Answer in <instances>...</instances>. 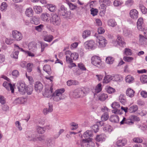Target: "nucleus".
<instances>
[{"mask_svg":"<svg viewBox=\"0 0 147 147\" xmlns=\"http://www.w3.org/2000/svg\"><path fill=\"white\" fill-rule=\"evenodd\" d=\"M33 11L31 8L29 7L26 9L25 14L28 17H32L33 15Z\"/></svg>","mask_w":147,"mask_h":147,"instance_id":"obj_27","label":"nucleus"},{"mask_svg":"<svg viewBox=\"0 0 147 147\" xmlns=\"http://www.w3.org/2000/svg\"><path fill=\"white\" fill-rule=\"evenodd\" d=\"M126 143V140L124 139L118 140L116 142V144L118 146L121 147L125 145Z\"/></svg>","mask_w":147,"mask_h":147,"instance_id":"obj_19","label":"nucleus"},{"mask_svg":"<svg viewBox=\"0 0 147 147\" xmlns=\"http://www.w3.org/2000/svg\"><path fill=\"white\" fill-rule=\"evenodd\" d=\"M107 24L109 26L112 27H115L117 25V23L115 20L112 19L108 20Z\"/></svg>","mask_w":147,"mask_h":147,"instance_id":"obj_26","label":"nucleus"},{"mask_svg":"<svg viewBox=\"0 0 147 147\" xmlns=\"http://www.w3.org/2000/svg\"><path fill=\"white\" fill-rule=\"evenodd\" d=\"M126 93L127 96L132 97L134 96L135 92L131 88H128L127 89Z\"/></svg>","mask_w":147,"mask_h":147,"instance_id":"obj_23","label":"nucleus"},{"mask_svg":"<svg viewBox=\"0 0 147 147\" xmlns=\"http://www.w3.org/2000/svg\"><path fill=\"white\" fill-rule=\"evenodd\" d=\"M108 95L107 94L103 93L101 94L99 96L98 99L101 101L105 100L106 98H107Z\"/></svg>","mask_w":147,"mask_h":147,"instance_id":"obj_43","label":"nucleus"},{"mask_svg":"<svg viewBox=\"0 0 147 147\" xmlns=\"http://www.w3.org/2000/svg\"><path fill=\"white\" fill-rule=\"evenodd\" d=\"M49 16V14L47 13H42L41 16L42 19L44 21H49L48 17Z\"/></svg>","mask_w":147,"mask_h":147,"instance_id":"obj_37","label":"nucleus"},{"mask_svg":"<svg viewBox=\"0 0 147 147\" xmlns=\"http://www.w3.org/2000/svg\"><path fill=\"white\" fill-rule=\"evenodd\" d=\"M129 14L131 17L132 18L136 19L138 17V13L136 9L131 10L130 11Z\"/></svg>","mask_w":147,"mask_h":147,"instance_id":"obj_12","label":"nucleus"},{"mask_svg":"<svg viewBox=\"0 0 147 147\" xmlns=\"http://www.w3.org/2000/svg\"><path fill=\"white\" fill-rule=\"evenodd\" d=\"M64 91L65 90L64 88L60 89L55 91L52 96L54 100L55 101H58L64 99L65 96L63 93Z\"/></svg>","mask_w":147,"mask_h":147,"instance_id":"obj_1","label":"nucleus"},{"mask_svg":"<svg viewBox=\"0 0 147 147\" xmlns=\"http://www.w3.org/2000/svg\"><path fill=\"white\" fill-rule=\"evenodd\" d=\"M31 22L35 25L38 24L39 23V18L36 16H34L30 20Z\"/></svg>","mask_w":147,"mask_h":147,"instance_id":"obj_30","label":"nucleus"},{"mask_svg":"<svg viewBox=\"0 0 147 147\" xmlns=\"http://www.w3.org/2000/svg\"><path fill=\"white\" fill-rule=\"evenodd\" d=\"M111 107L113 109H118L120 107V105L118 102H115L112 103Z\"/></svg>","mask_w":147,"mask_h":147,"instance_id":"obj_56","label":"nucleus"},{"mask_svg":"<svg viewBox=\"0 0 147 147\" xmlns=\"http://www.w3.org/2000/svg\"><path fill=\"white\" fill-rule=\"evenodd\" d=\"M19 53V51H18L12 52L11 55V57L14 59H17L18 57Z\"/></svg>","mask_w":147,"mask_h":147,"instance_id":"obj_45","label":"nucleus"},{"mask_svg":"<svg viewBox=\"0 0 147 147\" xmlns=\"http://www.w3.org/2000/svg\"><path fill=\"white\" fill-rule=\"evenodd\" d=\"M143 20L142 18H140L138 20L137 24L138 29L140 31H142L143 29L142 25Z\"/></svg>","mask_w":147,"mask_h":147,"instance_id":"obj_15","label":"nucleus"},{"mask_svg":"<svg viewBox=\"0 0 147 147\" xmlns=\"http://www.w3.org/2000/svg\"><path fill=\"white\" fill-rule=\"evenodd\" d=\"M67 3L71 10H74L77 7L76 5L72 3L69 2V1L67 2Z\"/></svg>","mask_w":147,"mask_h":147,"instance_id":"obj_50","label":"nucleus"},{"mask_svg":"<svg viewBox=\"0 0 147 147\" xmlns=\"http://www.w3.org/2000/svg\"><path fill=\"white\" fill-rule=\"evenodd\" d=\"M120 125H123L126 124L128 125H132L134 124V122L130 119H127L124 117L122 120L120 122Z\"/></svg>","mask_w":147,"mask_h":147,"instance_id":"obj_17","label":"nucleus"},{"mask_svg":"<svg viewBox=\"0 0 147 147\" xmlns=\"http://www.w3.org/2000/svg\"><path fill=\"white\" fill-rule=\"evenodd\" d=\"M65 8L63 5H61L59 10V13L61 15L64 16L65 15Z\"/></svg>","mask_w":147,"mask_h":147,"instance_id":"obj_40","label":"nucleus"},{"mask_svg":"<svg viewBox=\"0 0 147 147\" xmlns=\"http://www.w3.org/2000/svg\"><path fill=\"white\" fill-rule=\"evenodd\" d=\"M101 60L100 57L97 56H94L91 58V63L92 64L100 68L101 64Z\"/></svg>","mask_w":147,"mask_h":147,"instance_id":"obj_9","label":"nucleus"},{"mask_svg":"<svg viewBox=\"0 0 147 147\" xmlns=\"http://www.w3.org/2000/svg\"><path fill=\"white\" fill-rule=\"evenodd\" d=\"M105 135L103 134L97 135L96 138V140L98 142L104 141L105 139Z\"/></svg>","mask_w":147,"mask_h":147,"instance_id":"obj_31","label":"nucleus"},{"mask_svg":"<svg viewBox=\"0 0 147 147\" xmlns=\"http://www.w3.org/2000/svg\"><path fill=\"white\" fill-rule=\"evenodd\" d=\"M110 120V121L112 122L118 123L119 121V118L118 116L114 115L111 117Z\"/></svg>","mask_w":147,"mask_h":147,"instance_id":"obj_24","label":"nucleus"},{"mask_svg":"<svg viewBox=\"0 0 147 147\" xmlns=\"http://www.w3.org/2000/svg\"><path fill=\"white\" fill-rule=\"evenodd\" d=\"M134 80L133 78L130 75H128L126 77V82L129 83H131Z\"/></svg>","mask_w":147,"mask_h":147,"instance_id":"obj_46","label":"nucleus"},{"mask_svg":"<svg viewBox=\"0 0 147 147\" xmlns=\"http://www.w3.org/2000/svg\"><path fill=\"white\" fill-rule=\"evenodd\" d=\"M117 38L116 41L117 44L121 47H123L125 46V43L123 38L119 36H117Z\"/></svg>","mask_w":147,"mask_h":147,"instance_id":"obj_16","label":"nucleus"},{"mask_svg":"<svg viewBox=\"0 0 147 147\" xmlns=\"http://www.w3.org/2000/svg\"><path fill=\"white\" fill-rule=\"evenodd\" d=\"M138 109V106L136 105H134L128 109V111L130 113H133L135 112Z\"/></svg>","mask_w":147,"mask_h":147,"instance_id":"obj_29","label":"nucleus"},{"mask_svg":"<svg viewBox=\"0 0 147 147\" xmlns=\"http://www.w3.org/2000/svg\"><path fill=\"white\" fill-rule=\"evenodd\" d=\"M7 5L6 2H3L1 5V11H3L5 10L7 7Z\"/></svg>","mask_w":147,"mask_h":147,"instance_id":"obj_61","label":"nucleus"},{"mask_svg":"<svg viewBox=\"0 0 147 147\" xmlns=\"http://www.w3.org/2000/svg\"><path fill=\"white\" fill-rule=\"evenodd\" d=\"M26 139L27 140L30 141H33L35 142L37 141V139L36 138L35 134L30 131H28L26 132Z\"/></svg>","mask_w":147,"mask_h":147,"instance_id":"obj_8","label":"nucleus"},{"mask_svg":"<svg viewBox=\"0 0 147 147\" xmlns=\"http://www.w3.org/2000/svg\"><path fill=\"white\" fill-rule=\"evenodd\" d=\"M114 61L113 58L111 57H108L106 58V62L108 64H111L113 63Z\"/></svg>","mask_w":147,"mask_h":147,"instance_id":"obj_41","label":"nucleus"},{"mask_svg":"<svg viewBox=\"0 0 147 147\" xmlns=\"http://www.w3.org/2000/svg\"><path fill=\"white\" fill-rule=\"evenodd\" d=\"M46 129V128L45 127L38 126L37 128L38 132L39 134H42L44 133Z\"/></svg>","mask_w":147,"mask_h":147,"instance_id":"obj_38","label":"nucleus"},{"mask_svg":"<svg viewBox=\"0 0 147 147\" xmlns=\"http://www.w3.org/2000/svg\"><path fill=\"white\" fill-rule=\"evenodd\" d=\"M26 91L28 95H30L32 94L33 90V88L31 86L27 87L26 88Z\"/></svg>","mask_w":147,"mask_h":147,"instance_id":"obj_49","label":"nucleus"},{"mask_svg":"<svg viewBox=\"0 0 147 147\" xmlns=\"http://www.w3.org/2000/svg\"><path fill=\"white\" fill-rule=\"evenodd\" d=\"M101 84H98L95 88V93H97L100 92L101 90Z\"/></svg>","mask_w":147,"mask_h":147,"instance_id":"obj_54","label":"nucleus"},{"mask_svg":"<svg viewBox=\"0 0 147 147\" xmlns=\"http://www.w3.org/2000/svg\"><path fill=\"white\" fill-rule=\"evenodd\" d=\"M92 131H93L95 133H96L99 130L98 126L97 125H94L92 127Z\"/></svg>","mask_w":147,"mask_h":147,"instance_id":"obj_63","label":"nucleus"},{"mask_svg":"<svg viewBox=\"0 0 147 147\" xmlns=\"http://www.w3.org/2000/svg\"><path fill=\"white\" fill-rule=\"evenodd\" d=\"M78 54L76 53H74L71 54V57L74 60H76L78 58Z\"/></svg>","mask_w":147,"mask_h":147,"instance_id":"obj_52","label":"nucleus"},{"mask_svg":"<svg viewBox=\"0 0 147 147\" xmlns=\"http://www.w3.org/2000/svg\"><path fill=\"white\" fill-rule=\"evenodd\" d=\"M78 66L80 69L82 71H85L86 70L84 65L82 63H80L78 64Z\"/></svg>","mask_w":147,"mask_h":147,"instance_id":"obj_59","label":"nucleus"},{"mask_svg":"<svg viewBox=\"0 0 147 147\" xmlns=\"http://www.w3.org/2000/svg\"><path fill=\"white\" fill-rule=\"evenodd\" d=\"M113 77V80L115 81H118L121 79V77L120 75L116 74L112 75Z\"/></svg>","mask_w":147,"mask_h":147,"instance_id":"obj_55","label":"nucleus"},{"mask_svg":"<svg viewBox=\"0 0 147 147\" xmlns=\"http://www.w3.org/2000/svg\"><path fill=\"white\" fill-rule=\"evenodd\" d=\"M3 86L5 87L7 90H11L12 93L14 92V89L11 83L4 82L3 84Z\"/></svg>","mask_w":147,"mask_h":147,"instance_id":"obj_11","label":"nucleus"},{"mask_svg":"<svg viewBox=\"0 0 147 147\" xmlns=\"http://www.w3.org/2000/svg\"><path fill=\"white\" fill-rule=\"evenodd\" d=\"M140 80L143 83L147 82V76L145 75L142 76L140 78Z\"/></svg>","mask_w":147,"mask_h":147,"instance_id":"obj_53","label":"nucleus"},{"mask_svg":"<svg viewBox=\"0 0 147 147\" xmlns=\"http://www.w3.org/2000/svg\"><path fill=\"white\" fill-rule=\"evenodd\" d=\"M91 34L90 31L89 30H86L84 31L82 33V37L85 39L90 35Z\"/></svg>","mask_w":147,"mask_h":147,"instance_id":"obj_35","label":"nucleus"},{"mask_svg":"<svg viewBox=\"0 0 147 147\" xmlns=\"http://www.w3.org/2000/svg\"><path fill=\"white\" fill-rule=\"evenodd\" d=\"M96 38V41L97 44H98L99 47L102 48L105 47L107 43V40L105 38L100 35L97 36Z\"/></svg>","mask_w":147,"mask_h":147,"instance_id":"obj_4","label":"nucleus"},{"mask_svg":"<svg viewBox=\"0 0 147 147\" xmlns=\"http://www.w3.org/2000/svg\"><path fill=\"white\" fill-rule=\"evenodd\" d=\"M43 70L48 74H51V68L49 65H45L43 67Z\"/></svg>","mask_w":147,"mask_h":147,"instance_id":"obj_28","label":"nucleus"},{"mask_svg":"<svg viewBox=\"0 0 147 147\" xmlns=\"http://www.w3.org/2000/svg\"><path fill=\"white\" fill-rule=\"evenodd\" d=\"M109 116L107 113H105L102 115L101 116V119L102 121L100 122V124L101 126L103 125V121H106L109 118Z\"/></svg>","mask_w":147,"mask_h":147,"instance_id":"obj_22","label":"nucleus"},{"mask_svg":"<svg viewBox=\"0 0 147 147\" xmlns=\"http://www.w3.org/2000/svg\"><path fill=\"white\" fill-rule=\"evenodd\" d=\"M50 20L51 24L55 26H58L61 23L60 17L56 14L53 13L51 14Z\"/></svg>","mask_w":147,"mask_h":147,"instance_id":"obj_2","label":"nucleus"},{"mask_svg":"<svg viewBox=\"0 0 147 147\" xmlns=\"http://www.w3.org/2000/svg\"><path fill=\"white\" fill-rule=\"evenodd\" d=\"M33 65L32 63H28L27 65V70L28 72H31L32 70Z\"/></svg>","mask_w":147,"mask_h":147,"instance_id":"obj_48","label":"nucleus"},{"mask_svg":"<svg viewBox=\"0 0 147 147\" xmlns=\"http://www.w3.org/2000/svg\"><path fill=\"white\" fill-rule=\"evenodd\" d=\"M18 101V102L19 103L22 104L24 102L27 101V99L26 98L20 97L18 98L16 100Z\"/></svg>","mask_w":147,"mask_h":147,"instance_id":"obj_44","label":"nucleus"},{"mask_svg":"<svg viewBox=\"0 0 147 147\" xmlns=\"http://www.w3.org/2000/svg\"><path fill=\"white\" fill-rule=\"evenodd\" d=\"M53 111V109L52 105H49V108L44 109L43 111V112L44 115H46L49 113L52 112Z\"/></svg>","mask_w":147,"mask_h":147,"instance_id":"obj_21","label":"nucleus"},{"mask_svg":"<svg viewBox=\"0 0 147 147\" xmlns=\"http://www.w3.org/2000/svg\"><path fill=\"white\" fill-rule=\"evenodd\" d=\"M53 39V36L51 35H47L44 37V40L49 42H51Z\"/></svg>","mask_w":147,"mask_h":147,"instance_id":"obj_32","label":"nucleus"},{"mask_svg":"<svg viewBox=\"0 0 147 147\" xmlns=\"http://www.w3.org/2000/svg\"><path fill=\"white\" fill-rule=\"evenodd\" d=\"M70 125L71 127V129L72 130H74L78 127V125L75 123L72 122Z\"/></svg>","mask_w":147,"mask_h":147,"instance_id":"obj_51","label":"nucleus"},{"mask_svg":"<svg viewBox=\"0 0 147 147\" xmlns=\"http://www.w3.org/2000/svg\"><path fill=\"white\" fill-rule=\"evenodd\" d=\"M139 7L141 11L143 14L147 13V9L142 4L139 5Z\"/></svg>","mask_w":147,"mask_h":147,"instance_id":"obj_42","label":"nucleus"},{"mask_svg":"<svg viewBox=\"0 0 147 147\" xmlns=\"http://www.w3.org/2000/svg\"><path fill=\"white\" fill-rule=\"evenodd\" d=\"M46 143L49 147H52L54 146V142L51 138H48L46 140Z\"/></svg>","mask_w":147,"mask_h":147,"instance_id":"obj_25","label":"nucleus"},{"mask_svg":"<svg viewBox=\"0 0 147 147\" xmlns=\"http://www.w3.org/2000/svg\"><path fill=\"white\" fill-rule=\"evenodd\" d=\"M47 7L48 9L51 12H54L56 9V6L52 4H48Z\"/></svg>","mask_w":147,"mask_h":147,"instance_id":"obj_39","label":"nucleus"},{"mask_svg":"<svg viewBox=\"0 0 147 147\" xmlns=\"http://www.w3.org/2000/svg\"><path fill=\"white\" fill-rule=\"evenodd\" d=\"M105 76L103 81V83H109L111 80H113V76L106 75V73L105 72Z\"/></svg>","mask_w":147,"mask_h":147,"instance_id":"obj_14","label":"nucleus"},{"mask_svg":"<svg viewBox=\"0 0 147 147\" xmlns=\"http://www.w3.org/2000/svg\"><path fill=\"white\" fill-rule=\"evenodd\" d=\"M90 11L91 14L94 16L97 14L98 10L97 9L92 8L90 9Z\"/></svg>","mask_w":147,"mask_h":147,"instance_id":"obj_57","label":"nucleus"},{"mask_svg":"<svg viewBox=\"0 0 147 147\" xmlns=\"http://www.w3.org/2000/svg\"><path fill=\"white\" fill-rule=\"evenodd\" d=\"M119 100L120 102L123 104H124L126 102L125 97L122 95H120L119 96Z\"/></svg>","mask_w":147,"mask_h":147,"instance_id":"obj_60","label":"nucleus"},{"mask_svg":"<svg viewBox=\"0 0 147 147\" xmlns=\"http://www.w3.org/2000/svg\"><path fill=\"white\" fill-rule=\"evenodd\" d=\"M33 9L35 12L37 14L41 13L42 12V9L40 6H34Z\"/></svg>","mask_w":147,"mask_h":147,"instance_id":"obj_33","label":"nucleus"},{"mask_svg":"<svg viewBox=\"0 0 147 147\" xmlns=\"http://www.w3.org/2000/svg\"><path fill=\"white\" fill-rule=\"evenodd\" d=\"M88 140L87 139H83L81 141L80 144L78 143L77 144L78 146L80 145L82 147H86L87 144L88 143Z\"/></svg>","mask_w":147,"mask_h":147,"instance_id":"obj_36","label":"nucleus"},{"mask_svg":"<svg viewBox=\"0 0 147 147\" xmlns=\"http://www.w3.org/2000/svg\"><path fill=\"white\" fill-rule=\"evenodd\" d=\"M67 84L68 86H70L72 85H76L78 84V82L76 81L70 80L68 81L67 82Z\"/></svg>","mask_w":147,"mask_h":147,"instance_id":"obj_47","label":"nucleus"},{"mask_svg":"<svg viewBox=\"0 0 147 147\" xmlns=\"http://www.w3.org/2000/svg\"><path fill=\"white\" fill-rule=\"evenodd\" d=\"M84 45L86 49L91 50L95 49L96 46L95 42L93 40H90L86 42Z\"/></svg>","mask_w":147,"mask_h":147,"instance_id":"obj_7","label":"nucleus"},{"mask_svg":"<svg viewBox=\"0 0 147 147\" xmlns=\"http://www.w3.org/2000/svg\"><path fill=\"white\" fill-rule=\"evenodd\" d=\"M85 91L84 90H83L80 88L76 89L73 92V96L75 98L82 97L85 95Z\"/></svg>","mask_w":147,"mask_h":147,"instance_id":"obj_5","label":"nucleus"},{"mask_svg":"<svg viewBox=\"0 0 147 147\" xmlns=\"http://www.w3.org/2000/svg\"><path fill=\"white\" fill-rule=\"evenodd\" d=\"M36 44L33 42H30L28 45V48L30 50L33 51H35L37 49Z\"/></svg>","mask_w":147,"mask_h":147,"instance_id":"obj_20","label":"nucleus"},{"mask_svg":"<svg viewBox=\"0 0 147 147\" xmlns=\"http://www.w3.org/2000/svg\"><path fill=\"white\" fill-rule=\"evenodd\" d=\"M12 34L13 38L17 41H20L22 39L23 36L21 33L17 30L12 31Z\"/></svg>","mask_w":147,"mask_h":147,"instance_id":"obj_10","label":"nucleus"},{"mask_svg":"<svg viewBox=\"0 0 147 147\" xmlns=\"http://www.w3.org/2000/svg\"><path fill=\"white\" fill-rule=\"evenodd\" d=\"M40 44L41 49V52H42L44 51L45 48L47 47L48 45L47 44H46L42 42H40Z\"/></svg>","mask_w":147,"mask_h":147,"instance_id":"obj_62","label":"nucleus"},{"mask_svg":"<svg viewBox=\"0 0 147 147\" xmlns=\"http://www.w3.org/2000/svg\"><path fill=\"white\" fill-rule=\"evenodd\" d=\"M99 3L100 4L101 11L104 14L106 10L107 6L110 5L111 2L109 0H99Z\"/></svg>","mask_w":147,"mask_h":147,"instance_id":"obj_3","label":"nucleus"},{"mask_svg":"<svg viewBox=\"0 0 147 147\" xmlns=\"http://www.w3.org/2000/svg\"><path fill=\"white\" fill-rule=\"evenodd\" d=\"M93 135L92 131L88 130L84 133L83 135V136L86 139L88 140V139L90 138L91 137H92Z\"/></svg>","mask_w":147,"mask_h":147,"instance_id":"obj_18","label":"nucleus"},{"mask_svg":"<svg viewBox=\"0 0 147 147\" xmlns=\"http://www.w3.org/2000/svg\"><path fill=\"white\" fill-rule=\"evenodd\" d=\"M17 86L18 90L21 94H23L26 93L27 87L24 82L21 81L18 82L17 83Z\"/></svg>","mask_w":147,"mask_h":147,"instance_id":"obj_6","label":"nucleus"},{"mask_svg":"<svg viewBox=\"0 0 147 147\" xmlns=\"http://www.w3.org/2000/svg\"><path fill=\"white\" fill-rule=\"evenodd\" d=\"M34 87L36 91L39 92L42 90L43 86L41 82H36Z\"/></svg>","mask_w":147,"mask_h":147,"instance_id":"obj_13","label":"nucleus"},{"mask_svg":"<svg viewBox=\"0 0 147 147\" xmlns=\"http://www.w3.org/2000/svg\"><path fill=\"white\" fill-rule=\"evenodd\" d=\"M133 141L136 143H141L142 142V140L139 137H136L134 138L133 139Z\"/></svg>","mask_w":147,"mask_h":147,"instance_id":"obj_64","label":"nucleus"},{"mask_svg":"<svg viewBox=\"0 0 147 147\" xmlns=\"http://www.w3.org/2000/svg\"><path fill=\"white\" fill-rule=\"evenodd\" d=\"M103 128L104 131L106 132H111L112 131V128L111 126L109 125H104Z\"/></svg>","mask_w":147,"mask_h":147,"instance_id":"obj_34","label":"nucleus"},{"mask_svg":"<svg viewBox=\"0 0 147 147\" xmlns=\"http://www.w3.org/2000/svg\"><path fill=\"white\" fill-rule=\"evenodd\" d=\"M107 92L109 94H111L115 92V89L109 86L106 88Z\"/></svg>","mask_w":147,"mask_h":147,"instance_id":"obj_58","label":"nucleus"}]
</instances>
